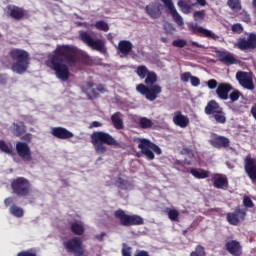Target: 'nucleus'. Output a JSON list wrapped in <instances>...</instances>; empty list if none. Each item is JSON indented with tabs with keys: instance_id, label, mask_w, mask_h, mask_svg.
<instances>
[{
	"instance_id": "4be33fe9",
	"label": "nucleus",
	"mask_w": 256,
	"mask_h": 256,
	"mask_svg": "<svg viewBox=\"0 0 256 256\" xmlns=\"http://www.w3.org/2000/svg\"><path fill=\"white\" fill-rule=\"evenodd\" d=\"M172 121L174 125L177 127H181V129H185L186 127H189V117L186 115H183V112L181 110L175 111L174 116L172 118Z\"/></svg>"
},
{
	"instance_id": "72a5a7b5",
	"label": "nucleus",
	"mask_w": 256,
	"mask_h": 256,
	"mask_svg": "<svg viewBox=\"0 0 256 256\" xmlns=\"http://www.w3.org/2000/svg\"><path fill=\"white\" fill-rule=\"evenodd\" d=\"M194 6L195 4L189 5L184 0L178 1V7L181 8L182 13H185V15H189V13H191V9H193Z\"/></svg>"
},
{
	"instance_id": "1a4fd4ad",
	"label": "nucleus",
	"mask_w": 256,
	"mask_h": 256,
	"mask_svg": "<svg viewBox=\"0 0 256 256\" xmlns=\"http://www.w3.org/2000/svg\"><path fill=\"white\" fill-rule=\"evenodd\" d=\"M80 39L85 43L88 47H91L94 51H99L105 55L107 53V47L105 46V41L102 39H94L91 34L87 31L80 32Z\"/></svg>"
},
{
	"instance_id": "5fc2aeb1",
	"label": "nucleus",
	"mask_w": 256,
	"mask_h": 256,
	"mask_svg": "<svg viewBox=\"0 0 256 256\" xmlns=\"http://www.w3.org/2000/svg\"><path fill=\"white\" fill-rule=\"evenodd\" d=\"M183 161L181 160H177L175 163H174V167L175 169H177L178 171H183Z\"/></svg>"
},
{
	"instance_id": "9d476101",
	"label": "nucleus",
	"mask_w": 256,
	"mask_h": 256,
	"mask_svg": "<svg viewBox=\"0 0 256 256\" xmlns=\"http://www.w3.org/2000/svg\"><path fill=\"white\" fill-rule=\"evenodd\" d=\"M63 247L66 249L67 253H71L74 256L85 255V248L83 247V240L79 237H73L65 242H63Z\"/></svg>"
},
{
	"instance_id": "13d9d810",
	"label": "nucleus",
	"mask_w": 256,
	"mask_h": 256,
	"mask_svg": "<svg viewBox=\"0 0 256 256\" xmlns=\"http://www.w3.org/2000/svg\"><path fill=\"white\" fill-rule=\"evenodd\" d=\"M135 256H151L149 255V252L145 251V250H140L138 251Z\"/></svg>"
},
{
	"instance_id": "0e129e2a",
	"label": "nucleus",
	"mask_w": 256,
	"mask_h": 256,
	"mask_svg": "<svg viewBox=\"0 0 256 256\" xmlns=\"http://www.w3.org/2000/svg\"><path fill=\"white\" fill-rule=\"evenodd\" d=\"M198 4L201 5V7H205L207 5V0H196Z\"/></svg>"
},
{
	"instance_id": "423d86ee",
	"label": "nucleus",
	"mask_w": 256,
	"mask_h": 256,
	"mask_svg": "<svg viewBox=\"0 0 256 256\" xmlns=\"http://www.w3.org/2000/svg\"><path fill=\"white\" fill-rule=\"evenodd\" d=\"M114 217L115 219H118L120 221V225H122V227L145 225V220L143 219V217L137 214H126L125 210L123 209H118L114 211Z\"/></svg>"
},
{
	"instance_id": "dca6fc26",
	"label": "nucleus",
	"mask_w": 256,
	"mask_h": 256,
	"mask_svg": "<svg viewBox=\"0 0 256 256\" xmlns=\"http://www.w3.org/2000/svg\"><path fill=\"white\" fill-rule=\"evenodd\" d=\"M244 171L251 181H256V159L251 155H247L244 159Z\"/></svg>"
},
{
	"instance_id": "09e8293b",
	"label": "nucleus",
	"mask_w": 256,
	"mask_h": 256,
	"mask_svg": "<svg viewBox=\"0 0 256 256\" xmlns=\"http://www.w3.org/2000/svg\"><path fill=\"white\" fill-rule=\"evenodd\" d=\"M207 87L210 89H217V87H219V82L215 79H210L207 81Z\"/></svg>"
},
{
	"instance_id": "c85d7f7f",
	"label": "nucleus",
	"mask_w": 256,
	"mask_h": 256,
	"mask_svg": "<svg viewBox=\"0 0 256 256\" xmlns=\"http://www.w3.org/2000/svg\"><path fill=\"white\" fill-rule=\"evenodd\" d=\"M70 231L73 233V235H84L85 233V226L79 222H71L70 223Z\"/></svg>"
},
{
	"instance_id": "8fccbe9b",
	"label": "nucleus",
	"mask_w": 256,
	"mask_h": 256,
	"mask_svg": "<svg viewBox=\"0 0 256 256\" xmlns=\"http://www.w3.org/2000/svg\"><path fill=\"white\" fill-rule=\"evenodd\" d=\"M17 256H37V252L31 250H24L17 254Z\"/></svg>"
},
{
	"instance_id": "3c124183",
	"label": "nucleus",
	"mask_w": 256,
	"mask_h": 256,
	"mask_svg": "<svg viewBox=\"0 0 256 256\" xmlns=\"http://www.w3.org/2000/svg\"><path fill=\"white\" fill-rule=\"evenodd\" d=\"M190 81H191L192 87H199V85H201V80H199V78L196 76H192Z\"/></svg>"
},
{
	"instance_id": "a19ab883",
	"label": "nucleus",
	"mask_w": 256,
	"mask_h": 256,
	"mask_svg": "<svg viewBox=\"0 0 256 256\" xmlns=\"http://www.w3.org/2000/svg\"><path fill=\"white\" fill-rule=\"evenodd\" d=\"M243 208L242 209H253L255 207V204L253 203V200H251V197L244 196L243 197Z\"/></svg>"
},
{
	"instance_id": "473e14b6",
	"label": "nucleus",
	"mask_w": 256,
	"mask_h": 256,
	"mask_svg": "<svg viewBox=\"0 0 256 256\" xmlns=\"http://www.w3.org/2000/svg\"><path fill=\"white\" fill-rule=\"evenodd\" d=\"M227 6L229 9H231V11H235L236 13L242 9L241 0H228Z\"/></svg>"
},
{
	"instance_id": "aec40b11",
	"label": "nucleus",
	"mask_w": 256,
	"mask_h": 256,
	"mask_svg": "<svg viewBox=\"0 0 256 256\" xmlns=\"http://www.w3.org/2000/svg\"><path fill=\"white\" fill-rule=\"evenodd\" d=\"M51 135H53V137H55L56 139H61V140L73 139V137H75V134H73V132L63 127L52 128Z\"/></svg>"
},
{
	"instance_id": "2eb2a0df",
	"label": "nucleus",
	"mask_w": 256,
	"mask_h": 256,
	"mask_svg": "<svg viewBox=\"0 0 256 256\" xmlns=\"http://www.w3.org/2000/svg\"><path fill=\"white\" fill-rule=\"evenodd\" d=\"M16 153L22 159V161H33V155L31 153V147L27 142H17L16 143Z\"/></svg>"
},
{
	"instance_id": "4468645a",
	"label": "nucleus",
	"mask_w": 256,
	"mask_h": 256,
	"mask_svg": "<svg viewBox=\"0 0 256 256\" xmlns=\"http://www.w3.org/2000/svg\"><path fill=\"white\" fill-rule=\"evenodd\" d=\"M164 7H166V11L170 13L173 21L178 24L179 27H183L184 22H183V17H181V14L177 12V8H175V4L173 3V0H160Z\"/></svg>"
},
{
	"instance_id": "b1692460",
	"label": "nucleus",
	"mask_w": 256,
	"mask_h": 256,
	"mask_svg": "<svg viewBox=\"0 0 256 256\" xmlns=\"http://www.w3.org/2000/svg\"><path fill=\"white\" fill-rule=\"evenodd\" d=\"M190 31H192V33H194V34L200 33L204 37H207L208 39H213L214 41H217V39H219V36H217V34L213 33V31L205 29L201 26L192 25V26H190Z\"/></svg>"
},
{
	"instance_id": "c9c22d12",
	"label": "nucleus",
	"mask_w": 256,
	"mask_h": 256,
	"mask_svg": "<svg viewBox=\"0 0 256 256\" xmlns=\"http://www.w3.org/2000/svg\"><path fill=\"white\" fill-rule=\"evenodd\" d=\"M151 71L147 69V66L140 65L136 69V73L140 79H145Z\"/></svg>"
},
{
	"instance_id": "0eeeda50",
	"label": "nucleus",
	"mask_w": 256,
	"mask_h": 256,
	"mask_svg": "<svg viewBox=\"0 0 256 256\" xmlns=\"http://www.w3.org/2000/svg\"><path fill=\"white\" fill-rule=\"evenodd\" d=\"M205 115L213 116L216 123H220L221 125L227 123V117L225 116V112L223 111V107L216 100H210L206 104L204 108Z\"/></svg>"
},
{
	"instance_id": "cd10ccee",
	"label": "nucleus",
	"mask_w": 256,
	"mask_h": 256,
	"mask_svg": "<svg viewBox=\"0 0 256 256\" xmlns=\"http://www.w3.org/2000/svg\"><path fill=\"white\" fill-rule=\"evenodd\" d=\"M26 16L27 10H25L24 8L15 6L10 10V17H12V19H16V21L25 19Z\"/></svg>"
},
{
	"instance_id": "6ab92c4d",
	"label": "nucleus",
	"mask_w": 256,
	"mask_h": 256,
	"mask_svg": "<svg viewBox=\"0 0 256 256\" xmlns=\"http://www.w3.org/2000/svg\"><path fill=\"white\" fill-rule=\"evenodd\" d=\"M233 91V85L222 82L218 84V87L216 88V95L221 99L222 101H227L229 99V93Z\"/></svg>"
},
{
	"instance_id": "bb28decb",
	"label": "nucleus",
	"mask_w": 256,
	"mask_h": 256,
	"mask_svg": "<svg viewBox=\"0 0 256 256\" xmlns=\"http://www.w3.org/2000/svg\"><path fill=\"white\" fill-rule=\"evenodd\" d=\"M93 87H95V83L93 82H86L82 87L83 93H86L88 99L90 100L97 99V97H99V93Z\"/></svg>"
},
{
	"instance_id": "f03ea898",
	"label": "nucleus",
	"mask_w": 256,
	"mask_h": 256,
	"mask_svg": "<svg viewBox=\"0 0 256 256\" xmlns=\"http://www.w3.org/2000/svg\"><path fill=\"white\" fill-rule=\"evenodd\" d=\"M91 143L98 155L107 153V146L116 147L117 149H125L123 144L119 143L111 134L104 131H95L90 136Z\"/></svg>"
},
{
	"instance_id": "ddd939ff",
	"label": "nucleus",
	"mask_w": 256,
	"mask_h": 256,
	"mask_svg": "<svg viewBox=\"0 0 256 256\" xmlns=\"http://www.w3.org/2000/svg\"><path fill=\"white\" fill-rule=\"evenodd\" d=\"M236 80L239 85L248 91H253L255 89V83H253V73L238 71L236 73Z\"/></svg>"
},
{
	"instance_id": "393cba45",
	"label": "nucleus",
	"mask_w": 256,
	"mask_h": 256,
	"mask_svg": "<svg viewBox=\"0 0 256 256\" xmlns=\"http://www.w3.org/2000/svg\"><path fill=\"white\" fill-rule=\"evenodd\" d=\"M213 185L216 189H223L224 187H229V180L227 176H223L222 174L216 173L212 175Z\"/></svg>"
},
{
	"instance_id": "79ce46f5",
	"label": "nucleus",
	"mask_w": 256,
	"mask_h": 256,
	"mask_svg": "<svg viewBox=\"0 0 256 256\" xmlns=\"http://www.w3.org/2000/svg\"><path fill=\"white\" fill-rule=\"evenodd\" d=\"M205 248L201 245H197L195 250L190 253V256H205Z\"/></svg>"
},
{
	"instance_id": "7ed1b4c3",
	"label": "nucleus",
	"mask_w": 256,
	"mask_h": 256,
	"mask_svg": "<svg viewBox=\"0 0 256 256\" xmlns=\"http://www.w3.org/2000/svg\"><path fill=\"white\" fill-rule=\"evenodd\" d=\"M145 84H138L136 91L143 95L147 101H155L161 95L163 89L157 83V74L150 72L144 80Z\"/></svg>"
},
{
	"instance_id": "de8ad7c7",
	"label": "nucleus",
	"mask_w": 256,
	"mask_h": 256,
	"mask_svg": "<svg viewBox=\"0 0 256 256\" xmlns=\"http://www.w3.org/2000/svg\"><path fill=\"white\" fill-rule=\"evenodd\" d=\"M191 77H193L191 72H184L180 75V79L183 83H189V80L191 81Z\"/></svg>"
},
{
	"instance_id": "680f3d73",
	"label": "nucleus",
	"mask_w": 256,
	"mask_h": 256,
	"mask_svg": "<svg viewBox=\"0 0 256 256\" xmlns=\"http://www.w3.org/2000/svg\"><path fill=\"white\" fill-rule=\"evenodd\" d=\"M4 203H5L6 207H9V205H11V203H13V198H11V197L6 198L4 200Z\"/></svg>"
},
{
	"instance_id": "412c9836",
	"label": "nucleus",
	"mask_w": 256,
	"mask_h": 256,
	"mask_svg": "<svg viewBox=\"0 0 256 256\" xmlns=\"http://www.w3.org/2000/svg\"><path fill=\"white\" fill-rule=\"evenodd\" d=\"M161 3L152 2L145 7V12L151 17V19H159L163 12H161Z\"/></svg>"
},
{
	"instance_id": "f704fd0d",
	"label": "nucleus",
	"mask_w": 256,
	"mask_h": 256,
	"mask_svg": "<svg viewBox=\"0 0 256 256\" xmlns=\"http://www.w3.org/2000/svg\"><path fill=\"white\" fill-rule=\"evenodd\" d=\"M190 173L196 179H207V177H209V172H207L205 170L198 171L197 169L192 168L190 170Z\"/></svg>"
},
{
	"instance_id": "58836bf2",
	"label": "nucleus",
	"mask_w": 256,
	"mask_h": 256,
	"mask_svg": "<svg viewBox=\"0 0 256 256\" xmlns=\"http://www.w3.org/2000/svg\"><path fill=\"white\" fill-rule=\"evenodd\" d=\"M95 27L96 29H98L99 31H104L107 32L109 31V24L103 20H99L95 23Z\"/></svg>"
},
{
	"instance_id": "052dcab7",
	"label": "nucleus",
	"mask_w": 256,
	"mask_h": 256,
	"mask_svg": "<svg viewBox=\"0 0 256 256\" xmlns=\"http://www.w3.org/2000/svg\"><path fill=\"white\" fill-rule=\"evenodd\" d=\"M105 235V232H102L101 234H97L95 239H97V241H103V237H105Z\"/></svg>"
},
{
	"instance_id": "f3484780",
	"label": "nucleus",
	"mask_w": 256,
	"mask_h": 256,
	"mask_svg": "<svg viewBox=\"0 0 256 256\" xmlns=\"http://www.w3.org/2000/svg\"><path fill=\"white\" fill-rule=\"evenodd\" d=\"M225 249L233 256L243 255V246L238 240H227L225 243Z\"/></svg>"
},
{
	"instance_id": "a18cd8bd",
	"label": "nucleus",
	"mask_w": 256,
	"mask_h": 256,
	"mask_svg": "<svg viewBox=\"0 0 256 256\" xmlns=\"http://www.w3.org/2000/svg\"><path fill=\"white\" fill-rule=\"evenodd\" d=\"M232 33H236V35H241L243 33V25L236 23L231 26Z\"/></svg>"
},
{
	"instance_id": "6e6d98bb",
	"label": "nucleus",
	"mask_w": 256,
	"mask_h": 256,
	"mask_svg": "<svg viewBox=\"0 0 256 256\" xmlns=\"http://www.w3.org/2000/svg\"><path fill=\"white\" fill-rule=\"evenodd\" d=\"M95 127H103V123L99 122V121H93L91 124H90V129H93Z\"/></svg>"
},
{
	"instance_id": "37998d69",
	"label": "nucleus",
	"mask_w": 256,
	"mask_h": 256,
	"mask_svg": "<svg viewBox=\"0 0 256 256\" xmlns=\"http://www.w3.org/2000/svg\"><path fill=\"white\" fill-rule=\"evenodd\" d=\"M193 18L194 21H205V10L195 11Z\"/></svg>"
},
{
	"instance_id": "7c9ffc66",
	"label": "nucleus",
	"mask_w": 256,
	"mask_h": 256,
	"mask_svg": "<svg viewBox=\"0 0 256 256\" xmlns=\"http://www.w3.org/2000/svg\"><path fill=\"white\" fill-rule=\"evenodd\" d=\"M111 121L115 129H123V120L121 119V113L116 112L111 116Z\"/></svg>"
},
{
	"instance_id": "bf43d9fd",
	"label": "nucleus",
	"mask_w": 256,
	"mask_h": 256,
	"mask_svg": "<svg viewBox=\"0 0 256 256\" xmlns=\"http://www.w3.org/2000/svg\"><path fill=\"white\" fill-rule=\"evenodd\" d=\"M97 91H99L100 93H105V86H103V84H98L96 87Z\"/></svg>"
},
{
	"instance_id": "f257e3e1",
	"label": "nucleus",
	"mask_w": 256,
	"mask_h": 256,
	"mask_svg": "<svg viewBox=\"0 0 256 256\" xmlns=\"http://www.w3.org/2000/svg\"><path fill=\"white\" fill-rule=\"evenodd\" d=\"M77 63L91 65V58L87 54L79 53V50L75 46L62 45L54 50L53 55L49 57L46 65L54 71L57 79L66 82L71 77L69 67H77Z\"/></svg>"
},
{
	"instance_id": "2f4dec72",
	"label": "nucleus",
	"mask_w": 256,
	"mask_h": 256,
	"mask_svg": "<svg viewBox=\"0 0 256 256\" xmlns=\"http://www.w3.org/2000/svg\"><path fill=\"white\" fill-rule=\"evenodd\" d=\"M138 125L140 129H152L153 128V120L147 117H140L138 120Z\"/></svg>"
},
{
	"instance_id": "9b49d317",
	"label": "nucleus",
	"mask_w": 256,
	"mask_h": 256,
	"mask_svg": "<svg viewBox=\"0 0 256 256\" xmlns=\"http://www.w3.org/2000/svg\"><path fill=\"white\" fill-rule=\"evenodd\" d=\"M236 49L240 51H255L256 49V33L251 32L247 34V37H239L234 44Z\"/></svg>"
},
{
	"instance_id": "c03bdc74",
	"label": "nucleus",
	"mask_w": 256,
	"mask_h": 256,
	"mask_svg": "<svg viewBox=\"0 0 256 256\" xmlns=\"http://www.w3.org/2000/svg\"><path fill=\"white\" fill-rule=\"evenodd\" d=\"M239 97H241V92L239 90H234L233 92L228 94V99H230L232 103H235V101H239Z\"/></svg>"
},
{
	"instance_id": "4d7b16f0",
	"label": "nucleus",
	"mask_w": 256,
	"mask_h": 256,
	"mask_svg": "<svg viewBox=\"0 0 256 256\" xmlns=\"http://www.w3.org/2000/svg\"><path fill=\"white\" fill-rule=\"evenodd\" d=\"M0 85H7V76L0 74Z\"/></svg>"
},
{
	"instance_id": "c756f323",
	"label": "nucleus",
	"mask_w": 256,
	"mask_h": 256,
	"mask_svg": "<svg viewBox=\"0 0 256 256\" xmlns=\"http://www.w3.org/2000/svg\"><path fill=\"white\" fill-rule=\"evenodd\" d=\"M13 129L12 133L15 135V137H21L24 133L27 131V126H25V123L20 122V124L13 123Z\"/></svg>"
},
{
	"instance_id": "a211bd4d",
	"label": "nucleus",
	"mask_w": 256,
	"mask_h": 256,
	"mask_svg": "<svg viewBox=\"0 0 256 256\" xmlns=\"http://www.w3.org/2000/svg\"><path fill=\"white\" fill-rule=\"evenodd\" d=\"M218 60L220 63H223V65H237V58H235V55L229 51H218L216 53Z\"/></svg>"
},
{
	"instance_id": "20e7f679",
	"label": "nucleus",
	"mask_w": 256,
	"mask_h": 256,
	"mask_svg": "<svg viewBox=\"0 0 256 256\" xmlns=\"http://www.w3.org/2000/svg\"><path fill=\"white\" fill-rule=\"evenodd\" d=\"M8 55L10 59L14 61L11 66V71H13V73H17L18 75H23V73H26L31 63L29 52L24 49L13 48L9 51Z\"/></svg>"
},
{
	"instance_id": "e433bc0d",
	"label": "nucleus",
	"mask_w": 256,
	"mask_h": 256,
	"mask_svg": "<svg viewBox=\"0 0 256 256\" xmlns=\"http://www.w3.org/2000/svg\"><path fill=\"white\" fill-rule=\"evenodd\" d=\"M10 213L11 215H14V217H23L24 215V211H23V208L17 206V205H12L10 207Z\"/></svg>"
},
{
	"instance_id": "a878e982",
	"label": "nucleus",
	"mask_w": 256,
	"mask_h": 256,
	"mask_svg": "<svg viewBox=\"0 0 256 256\" xmlns=\"http://www.w3.org/2000/svg\"><path fill=\"white\" fill-rule=\"evenodd\" d=\"M118 51L122 57H127L133 51V43L129 40H121L118 43Z\"/></svg>"
},
{
	"instance_id": "5701e85b",
	"label": "nucleus",
	"mask_w": 256,
	"mask_h": 256,
	"mask_svg": "<svg viewBox=\"0 0 256 256\" xmlns=\"http://www.w3.org/2000/svg\"><path fill=\"white\" fill-rule=\"evenodd\" d=\"M230 143L231 141H229V138L225 136H219L217 134H215L214 137L210 140V145L215 147V149H227Z\"/></svg>"
},
{
	"instance_id": "774afa93",
	"label": "nucleus",
	"mask_w": 256,
	"mask_h": 256,
	"mask_svg": "<svg viewBox=\"0 0 256 256\" xmlns=\"http://www.w3.org/2000/svg\"><path fill=\"white\" fill-rule=\"evenodd\" d=\"M117 183H118V185H125V179H123V178H118Z\"/></svg>"
},
{
	"instance_id": "49530a36",
	"label": "nucleus",
	"mask_w": 256,
	"mask_h": 256,
	"mask_svg": "<svg viewBox=\"0 0 256 256\" xmlns=\"http://www.w3.org/2000/svg\"><path fill=\"white\" fill-rule=\"evenodd\" d=\"M173 47H178L179 49H183V47H185L187 45V40L185 39H178V40H174L172 42Z\"/></svg>"
},
{
	"instance_id": "ea45409f",
	"label": "nucleus",
	"mask_w": 256,
	"mask_h": 256,
	"mask_svg": "<svg viewBox=\"0 0 256 256\" xmlns=\"http://www.w3.org/2000/svg\"><path fill=\"white\" fill-rule=\"evenodd\" d=\"M0 151H2V153H6V155H13V150L4 140L0 142Z\"/></svg>"
},
{
	"instance_id": "603ef678",
	"label": "nucleus",
	"mask_w": 256,
	"mask_h": 256,
	"mask_svg": "<svg viewBox=\"0 0 256 256\" xmlns=\"http://www.w3.org/2000/svg\"><path fill=\"white\" fill-rule=\"evenodd\" d=\"M122 256H131V247L124 244V247L122 248Z\"/></svg>"
},
{
	"instance_id": "39448f33",
	"label": "nucleus",
	"mask_w": 256,
	"mask_h": 256,
	"mask_svg": "<svg viewBox=\"0 0 256 256\" xmlns=\"http://www.w3.org/2000/svg\"><path fill=\"white\" fill-rule=\"evenodd\" d=\"M135 141L138 143V149H140V152H137L136 154L137 157L144 155L148 161H153V159H155L154 153H156V155H161V153H163L157 144L151 142V140L147 138H136Z\"/></svg>"
},
{
	"instance_id": "69168bd1",
	"label": "nucleus",
	"mask_w": 256,
	"mask_h": 256,
	"mask_svg": "<svg viewBox=\"0 0 256 256\" xmlns=\"http://www.w3.org/2000/svg\"><path fill=\"white\" fill-rule=\"evenodd\" d=\"M191 45H192V47H197L198 49H201V47H203L201 44H198L195 41L191 42Z\"/></svg>"
},
{
	"instance_id": "864d4df0",
	"label": "nucleus",
	"mask_w": 256,
	"mask_h": 256,
	"mask_svg": "<svg viewBox=\"0 0 256 256\" xmlns=\"http://www.w3.org/2000/svg\"><path fill=\"white\" fill-rule=\"evenodd\" d=\"M32 139H33V134L31 133H27L22 136V141H25L26 143H31Z\"/></svg>"
},
{
	"instance_id": "e2e57ef3",
	"label": "nucleus",
	"mask_w": 256,
	"mask_h": 256,
	"mask_svg": "<svg viewBox=\"0 0 256 256\" xmlns=\"http://www.w3.org/2000/svg\"><path fill=\"white\" fill-rule=\"evenodd\" d=\"M251 114L252 117H254V119L256 120V104H254L251 108Z\"/></svg>"
},
{
	"instance_id": "f8f14e48",
	"label": "nucleus",
	"mask_w": 256,
	"mask_h": 256,
	"mask_svg": "<svg viewBox=\"0 0 256 256\" xmlns=\"http://www.w3.org/2000/svg\"><path fill=\"white\" fill-rule=\"evenodd\" d=\"M247 217V208H241V206H237L233 212H228L226 214V219L229 225L237 226L241 221H245Z\"/></svg>"
},
{
	"instance_id": "6e6552de",
	"label": "nucleus",
	"mask_w": 256,
	"mask_h": 256,
	"mask_svg": "<svg viewBox=\"0 0 256 256\" xmlns=\"http://www.w3.org/2000/svg\"><path fill=\"white\" fill-rule=\"evenodd\" d=\"M11 189L17 197H29L31 195V182L25 177H17L11 181Z\"/></svg>"
},
{
	"instance_id": "338daca9",
	"label": "nucleus",
	"mask_w": 256,
	"mask_h": 256,
	"mask_svg": "<svg viewBox=\"0 0 256 256\" xmlns=\"http://www.w3.org/2000/svg\"><path fill=\"white\" fill-rule=\"evenodd\" d=\"M182 153H183V155H189V153H191V149L184 148V149H182Z\"/></svg>"
},
{
	"instance_id": "4c0bfd02",
	"label": "nucleus",
	"mask_w": 256,
	"mask_h": 256,
	"mask_svg": "<svg viewBox=\"0 0 256 256\" xmlns=\"http://www.w3.org/2000/svg\"><path fill=\"white\" fill-rule=\"evenodd\" d=\"M166 213L170 221H178L179 219V211L171 208H166Z\"/></svg>"
}]
</instances>
